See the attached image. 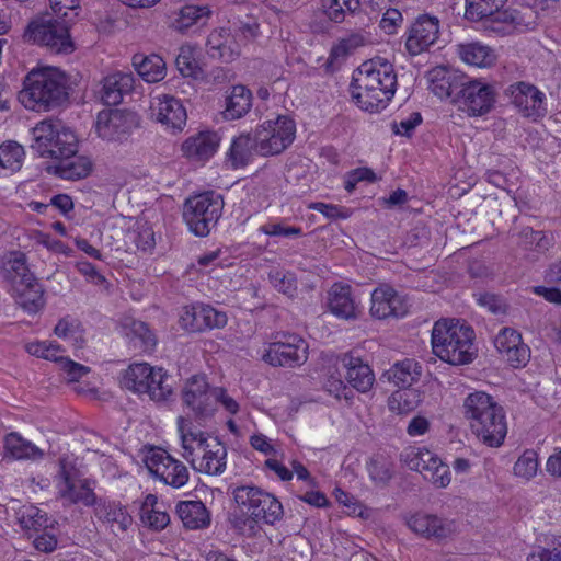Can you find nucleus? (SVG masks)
<instances>
[{"mask_svg": "<svg viewBox=\"0 0 561 561\" xmlns=\"http://www.w3.org/2000/svg\"><path fill=\"white\" fill-rule=\"evenodd\" d=\"M396 87L393 66L386 59L377 58L358 68V75L351 83V93L362 110L373 113L386 107L394 95Z\"/></svg>", "mask_w": 561, "mask_h": 561, "instance_id": "obj_1", "label": "nucleus"}, {"mask_svg": "<svg viewBox=\"0 0 561 561\" xmlns=\"http://www.w3.org/2000/svg\"><path fill=\"white\" fill-rule=\"evenodd\" d=\"M463 408L472 433L486 446L500 447L507 433L503 408L485 392L470 393Z\"/></svg>", "mask_w": 561, "mask_h": 561, "instance_id": "obj_2", "label": "nucleus"}, {"mask_svg": "<svg viewBox=\"0 0 561 561\" xmlns=\"http://www.w3.org/2000/svg\"><path fill=\"white\" fill-rule=\"evenodd\" d=\"M66 83L65 76L56 68L33 69L24 79L19 101L32 111H50L67 101Z\"/></svg>", "mask_w": 561, "mask_h": 561, "instance_id": "obj_3", "label": "nucleus"}, {"mask_svg": "<svg viewBox=\"0 0 561 561\" xmlns=\"http://www.w3.org/2000/svg\"><path fill=\"white\" fill-rule=\"evenodd\" d=\"M474 332L454 320H438L432 330L433 353L450 365H466L473 360Z\"/></svg>", "mask_w": 561, "mask_h": 561, "instance_id": "obj_4", "label": "nucleus"}, {"mask_svg": "<svg viewBox=\"0 0 561 561\" xmlns=\"http://www.w3.org/2000/svg\"><path fill=\"white\" fill-rule=\"evenodd\" d=\"M5 277L11 283L16 302L25 311L35 313L43 308L44 289L30 272L24 254H12L5 264Z\"/></svg>", "mask_w": 561, "mask_h": 561, "instance_id": "obj_5", "label": "nucleus"}, {"mask_svg": "<svg viewBox=\"0 0 561 561\" xmlns=\"http://www.w3.org/2000/svg\"><path fill=\"white\" fill-rule=\"evenodd\" d=\"M72 18L60 20L45 12L34 19L24 32V38L43 46L54 53L69 54L75 50L73 42L69 34Z\"/></svg>", "mask_w": 561, "mask_h": 561, "instance_id": "obj_6", "label": "nucleus"}, {"mask_svg": "<svg viewBox=\"0 0 561 561\" xmlns=\"http://www.w3.org/2000/svg\"><path fill=\"white\" fill-rule=\"evenodd\" d=\"M224 209L221 195L210 191L186 198L183 205V219L191 232L206 237L217 225Z\"/></svg>", "mask_w": 561, "mask_h": 561, "instance_id": "obj_7", "label": "nucleus"}, {"mask_svg": "<svg viewBox=\"0 0 561 561\" xmlns=\"http://www.w3.org/2000/svg\"><path fill=\"white\" fill-rule=\"evenodd\" d=\"M171 376L162 368L154 370L146 363L130 365L124 373L121 385L134 392L147 393L153 401H167L173 393Z\"/></svg>", "mask_w": 561, "mask_h": 561, "instance_id": "obj_8", "label": "nucleus"}, {"mask_svg": "<svg viewBox=\"0 0 561 561\" xmlns=\"http://www.w3.org/2000/svg\"><path fill=\"white\" fill-rule=\"evenodd\" d=\"M295 122L287 116L267 121L255 130L256 152L263 157L279 154L295 139Z\"/></svg>", "mask_w": 561, "mask_h": 561, "instance_id": "obj_9", "label": "nucleus"}, {"mask_svg": "<svg viewBox=\"0 0 561 561\" xmlns=\"http://www.w3.org/2000/svg\"><path fill=\"white\" fill-rule=\"evenodd\" d=\"M149 472L167 485L179 489L188 481L187 468L163 449H152L146 457Z\"/></svg>", "mask_w": 561, "mask_h": 561, "instance_id": "obj_10", "label": "nucleus"}, {"mask_svg": "<svg viewBox=\"0 0 561 561\" xmlns=\"http://www.w3.org/2000/svg\"><path fill=\"white\" fill-rule=\"evenodd\" d=\"M494 88L480 80H466L457 99L459 108L469 116L489 113L495 103Z\"/></svg>", "mask_w": 561, "mask_h": 561, "instance_id": "obj_11", "label": "nucleus"}, {"mask_svg": "<svg viewBox=\"0 0 561 561\" xmlns=\"http://www.w3.org/2000/svg\"><path fill=\"white\" fill-rule=\"evenodd\" d=\"M136 126V115L122 110H103L98 114L95 129L107 141H122Z\"/></svg>", "mask_w": 561, "mask_h": 561, "instance_id": "obj_12", "label": "nucleus"}, {"mask_svg": "<svg viewBox=\"0 0 561 561\" xmlns=\"http://www.w3.org/2000/svg\"><path fill=\"white\" fill-rule=\"evenodd\" d=\"M506 94L525 117L536 121L545 116V95L535 85L524 81L516 82L507 88Z\"/></svg>", "mask_w": 561, "mask_h": 561, "instance_id": "obj_13", "label": "nucleus"}, {"mask_svg": "<svg viewBox=\"0 0 561 561\" xmlns=\"http://www.w3.org/2000/svg\"><path fill=\"white\" fill-rule=\"evenodd\" d=\"M291 341H277L270 344L263 359L272 366L295 367L307 360V344L297 336Z\"/></svg>", "mask_w": 561, "mask_h": 561, "instance_id": "obj_14", "label": "nucleus"}, {"mask_svg": "<svg viewBox=\"0 0 561 561\" xmlns=\"http://www.w3.org/2000/svg\"><path fill=\"white\" fill-rule=\"evenodd\" d=\"M494 346L503 359L514 368L525 367L530 359V348L522 334L512 328H503L494 339Z\"/></svg>", "mask_w": 561, "mask_h": 561, "instance_id": "obj_15", "label": "nucleus"}, {"mask_svg": "<svg viewBox=\"0 0 561 561\" xmlns=\"http://www.w3.org/2000/svg\"><path fill=\"white\" fill-rule=\"evenodd\" d=\"M408 312L405 299L389 285H380L371 293L370 314L376 319L403 317Z\"/></svg>", "mask_w": 561, "mask_h": 561, "instance_id": "obj_16", "label": "nucleus"}, {"mask_svg": "<svg viewBox=\"0 0 561 561\" xmlns=\"http://www.w3.org/2000/svg\"><path fill=\"white\" fill-rule=\"evenodd\" d=\"M439 21L428 14L420 15L412 24L405 42L411 55H419L433 45L438 37Z\"/></svg>", "mask_w": 561, "mask_h": 561, "instance_id": "obj_17", "label": "nucleus"}, {"mask_svg": "<svg viewBox=\"0 0 561 561\" xmlns=\"http://www.w3.org/2000/svg\"><path fill=\"white\" fill-rule=\"evenodd\" d=\"M208 388L204 376H193L182 391L184 403L192 409L197 417H206L214 411V390L210 392Z\"/></svg>", "mask_w": 561, "mask_h": 561, "instance_id": "obj_18", "label": "nucleus"}, {"mask_svg": "<svg viewBox=\"0 0 561 561\" xmlns=\"http://www.w3.org/2000/svg\"><path fill=\"white\" fill-rule=\"evenodd\" d=\"M227 323V316L208 305L192 306L185 308L181 316V324L192 332H201L207 329H219Z\"/></svg>", "mask_w": 561, "mask_h": 561, "instance_id": "obj_19", "label": "nucleus"}, {"mask_svg": "<svg viewBox=\"0 0 561 561\" xmlns=\"http://www.w3.org/2000/svg\"><path fill=\"white\" fill-rule=\"evenodd\" d=\"M430 90L439 99L458 98L466 78L458 71L439 66L435 67L427 73Z\"/></svg>", "mask_w": 561, "mask_h": 561, "instance_id": "obj_20", "label": "nucleus"}, {"mask_svg": "<svg viewBox=\"0 0 561 561\" xmlns=\"http://www.w3.org/2000/svg\"><path fill=\"white\" fill-rule=\"evenodd\" d=\"M495 24H499V26L488 25V27L501 33H510L513 30H531L537 24V12L529 5L504 10L499 13Z\"/></svg>", "mask_w": 561, "mask_h": 561, "instance_id": "obj_21", "label": "nucleus"}, {"mask_svg": "<svg viewBox=\"0 0 561 561\" xmlns=\"http://www.w3.org/2000/svg\"><path fill=\"white\" fill-rule=\"evenodd\" d=\"M207 54L213 59L231 62L240 55L239 44L234 42L230 30H214L207 38Z\"/></svg>", "mask_w": 561, "mask_h": 561, "instance_id": "obj_22", "label": "nucleus"}, {"mask_svg": "<svg viewBox=\"0 0 561 561\" xmlns=\"http://www.w3.org/2000/svg\"><path fill=\"white\" fill-rule=\"evenodd\" d=\"M329 310L337 318L353 320L358 317V308L350 285L335 283L328 291Z\"/></svg>", "mask_w": 561, "mask_h": 561, "instance_id": "obj_23", "label": "nucleus"}, {"mask_svg": "<svg viewBox=\"0 0 561 561\" xmlns=\"http://www.w3.org/2000/svg\"><path fill=\"white\" fill-rule=\"evenodd\" d=\"M220 142V137L214 131H202L196 136L187 138L182 150L185 157L194 161H205L216 151Z\"/></svg>", "mask_w": 561, "mask_h": 561, "instance_id": "obj_24", "label": "nucleus"}, {"mask_svg": "<svg viewBox=\"0 0 561 561\" xmlns=\"http://www.w3.org/2000/svg\"><path fill=\"white\" fill-rule=\"evenodd\" d=\"M133 88V73L114 72L103 79L101 100L106 105H117L122 102L124 94L129 93Z\"/></svg>", "mask_w": 561, "mask_h": 561, "instance_id": "obj_25", "label": "nucleus"}, {"mask_svg": "<svg viewBox=\"0 0 561 561\" xmlns=\"http://www.w3.org/2000/svg\"><path fill=\"white\" fill-rule=\"evenodd\" d=\"M253 95L250 89L243 84L233 85L227 93L222 116L227 121L243 117L252 107Z\"/></svg>", "mask_w": 561, "mask_h": 561, "instance_id": "obj_26", "label": "nucleus"}, {"mask_svg": "<svg viewBox=\"0 0 561 561\" xmlns=\"http://www.w3.org/2000/svg\"><path fill=\"white\" fill-rule=\"evenodd\" d=\"M156 116L160 123L174 130H181L187 118L186 111L180 100L167 94L159 98Z\"/></svg>", "mask_w": 561, "mask_h": 561, "instance_id": "obj_27", "label": "nucleus"}, {"mask_svg": "<svg viewBox=\"0 0 561 561\" xmlns=\"http://www.w3.org/2000/svg\"><path fill=\"white\" fill-rule=\"evenodd\" d=\"M343 365L346 368V380L360 392L368 391L375 381V375L369 365L363 363L359 357L345 355Z\"/></svg>", "mask_w": 561, "mask_h": 561, "instance_id": "obj_28", "label": "nucleus"}, {"mask_svg": "<svg viewBox=\"0 0 561 561\" xmlns=\"http://www.w3.org/2000/svg\"><path fill=\"white\" fill-rule=\"evenodd\" d=\"M466 2L465 15L468 20H485L489 25H494L507 0H466Z\"/></svg>", "mask_w": 561, "mask_h": 561, "instance_id": "obj_29", "label": "nucleus"}, {"mask_svg": "<svg viewBox=\"0 0 561 561\" xmlns=\"http://www.w3.org/2000/svg\"><path fill=\"white\" fill-rule=\"evenodd\" d=\"M133 66L147 82H159L165 77V61L159 55L136 54L133 57Z\"/></svg>", "mask_w": 561, "mask_h": 561, "instance_id": "obj_30", "label": "nucleus"}, {"mask_svg": "<svg viewBox=\"0 0 561 561\" xmlns=\"http://www.w3.org/2000/svg\"><path fill=\"white\" fill-rule=\"evenodd\" d=\"M58 494L68 504L92 506L96 501V495L88 479L79 480L69 485H58Z\"/></svg>", "mask_w": 561, "mask_h": 561, "instance_id": "obj_31", "label": "nucleus"}, {"mask_svg": "<svg viewBox=\"0 0 561 561\" xmlns=\"http://www.w3.org/2000/svg\"><path fill=\"white\" fill-rule=\"evenodd\" d=\"M176 513L186 528L197 529L209 524V514L202 501L180 502Z\"/></svg>", "mask_w": 561, "mask_h": 561, "instance_id": "obj_32", "label": "nucleus"}, {"mask_svg": "<svg viewBox=\"0 0 561 561\" xmlns=\"http://www.w3.org/2000/svg\"><path fill=\"white\" fill-rule=\"evenodd\" d=\"M202 450L204 451V456L199 467L196 469L210 476L221 474L226 469L227 449L225 445L218 440H214Z\"/></svg>", "mask_w": 561, "mask_h": 561, "instance_id": "obj_33", "label": "nucleus"}, {"mask_svg": "<svg viewBox=\"0 0 561 561\" xmlns=\"http://www.w3.org/2000/svg\"><path fill=\"white\" fill-rule=\"evenodd\" d=\"M458 54L466 64L480 68L491 67L496 60L494 50L478 42L459 45Z\"/></svg>", "mask_w": 561, "mask_h": 561, "instance_id": "obj_34", "label": "nucleus"}, {"mask_svg": "<svg viewBox=\"0 0 561 561\" xmlns=\"http://www.w3.org/2000/svg\"><path fill=\"white\" fill-rule=\"evenodd\" d=\"M58 161L55 172L66 180L84 179L92 170L90 159L83 156H76V153L71 158H61Z\"/></svg>", "mask_w": 561, "mask_h": 561, "instance_id": "obj_35", "label": "nucleus"}, {"mask_svg": "<svg viewBox=\"0 0 561 561\" xmlns=\"http://www.w3.org/2000/svg\"><path fill=\"white\" fill-rule=\"evenodd\" d=\"M4 448L15 459L37 460L44 456L41 448L24 439L16 432L9 433L4 437Z\"/></svg>", "mask_w": 561, "mask_h": 561, "instance_id": "obj_36", "label": "nucleus"}, {"mask_svg": "<svg viewBox=\"0 0 561 561\" xmlns=\"http://www.w3.org/2000/svg\"><path fill=\"white\" fill-rule=\"evenodd\" d=\"M253 151L256 152V137L250 134H242L234 138L228 152V160L231 165L237 169L245 167L252 157Z\"/></svg>", "mask_w": 561, "mask_h": 561, "instance_id": "obj_37", "label": "nucleus"}, {"mask_svg": "<svg viewBox=\"0 0 561 561\" xmlns=\"http://www.w3.org/2000/svg\"><path fill=\"white\" fill-rule=\"evenodd\" d=\"M261 500L255 512H253L251 519L254 523H265L273 525L279 520L284 514L282 503L271 493L262 491L260 494Z\"/></svg>", "mask_w": 561, "mask_h": 561, "instance_id": "obj_38", "label": "nucleus"}, {"mask_svg": "<svg viewBox=\"0 0 561 561\" xmlns=\"http://www.w3.org/2000/svg\"><path fill=\"white\" fill-rule=\"evenodd\" d=\"M96 515L101 520L111 526L114 534L125 531L133 522L131 516L125 508L115 503H108L98 507Z\"/></svg>", "mask_w": 561, "mask_h": 561, "instance_id": "obj_39", "label": "nucleus"}, {"mask_svg": "<svg viewBox=\"0 0 561 561\" xmlns=\"http://www.w3.org/2000/svg\"><path fill=\"white\" fill-rule=\"evenodd\" d=\"M422 401V394L419 390L405 387L394 391L388 399L390 411L397 414H408L414 411Z\"/></svg>", "mask_w": 561, "mask_h": 561, "instance_id": "obj_40", "label": "nucleus"}, {"mask_svg": "<svg viewBox=\"0 0 561 561\" xmlns=\"http://www.w3.org/2000/svg\"><path fill=\"white\" fill-rule=\"evenodd\" d=\"M57 126L48 121L38 123L33 128L34 142L32 149L43 158H50Z\"/></svg>", "mask_w": 561, "mask_h": 561, "instance_id": "obj_41", "label": "nucleus"}, {"mask_svg": "<svg viewBox=\"0 0 561 561\" xmlns=\"http://www.w3.org/2000/svg\"><path fill=\"white\" fill-rule=\"evenodd\" d=\"M210 13L211 11L207 5H185L180 10L178 18L172 22V26L176 31L184 33L203 19H208Z\"/></svg>", "mask_w": 561, "mask_h": 561, "instance_id": "obj_42", "label": "nucleus"}, {"mask_svg": "<svg viewBox=\"0 0 561 561\" xmlns=\"http://www.w3.org/2000/svg\"><path fill=\"white\" fill-rule=\"evenodd\" d=\"M262 491V489L253 485L237 486L232 494L240 513L252 517L260 503Z\"/></svg>", "mask_w": 561, "mask_h": 561, "instance_id": "obj_43", "label": "nucleus"}, {"mask_svg": "<svg viewBox=\"0 0 561 561\" xmlns=\"http://www.w3.org/2000/svg\"><path fill=\"white\" fill-rule=\"evenodd\" d=\"M16 515L21 527L26 530L41 531L50 526L47 514L31 504L20 507Z\"/></svg>", "mask_w": 561, "mask_h": 561, "instance_id": "obj_44", "label": "nucleus"}, {"mask_svg": "<svg viewBox=\"0 0 561 561\" xmlns=\"http://www.w3.org/2000/svg\"><path fill=\"white\" fill-rule=\"evenodd\" d=\"M53 150H50V158L60 160L61 158H71L78 150V140L76 135L67 129L56 128V136H54Z\"/></svg>", "mask_w": 561, "mask_h": 561, "instance_id": "obj_45", "label": "nucleus"}, {"mask_svg": "<svg viewBox=\"0 0 561 561\" xmlns=\"http://www.w3.org/2000/svg\"><path fill=\"white\" fill-rule=\"evenodd\" d=\"M421 376V366L412 360L405 359L397 363L389 371V379L397 386L410 387Z\"/></svg>", "mask_w": 561, "mask_h": 561, "instance_id": "obj_46", "label": "nucleus"}, {"mask_svg": "<svg viewBox=\"0 0 561 561\" xmlns=\"http://www.w3.org/2000/svg\"><path fill=\"white\" fill-rule=\"evenodd\" d=\"M259 31L260 24L257 20L252 15H245L242 19H238V21L233 23V33L231 34L234 42L239 44L240 48L241 45H245L256 38Z\"/></svg>", "mask_w": 561, "mask_h": 561, "instance_id": "obj_47", "label": "nucleus"}, {"mask_svg": "<svg viewBox=\"0 0 561 561\" xmlns=\"http://www.w3.org/2000/svg\"><path fill=\"white\" fill-rule=\"evenodd\" d=\"M123 329L126 336L138 339L141 342V346L148 348L156 345L154 336L145 322L135 319H126L123 322Z\"/></svg>", "mask_w": 561, "mask_h": 561, "instance_id": "obj_48", "label": "nucleus"}, {"mask_svg": "<svg viewBox=\"0 0 561 561\" xmlns=\"http://www.w3.org/2000/svg\"><path fill=\"white\" fill-rule=\"evenodd\" d=\"M519 245L525 250H535L538 252H545L549 249L551 239L547 237L542 231H535L530 227L524 228L519 232Z\"/></svg>", "mask_w": 561, "mask_h": 561, "instance_id": "obj_49", "label": "nucleus"}, {"mask_svg": "<svg viewBox=\"0 0 561 561\" xmlns=\"http://www.w3.org/2000/svg\"><path fill=\"white\" fill-rule=\"evenodd\" d=\"M175 66L183 77L198 78L202 73L194 57V50L190 46H182L175 58Z\"/></svg>", "mask_w": 561, "mask_h": 561, "instance_id": "obj_50", "label": "nucleus"}, {"mask_svg": "<svg viewBox=\"0 0 561 561\" xmlns=\"http://www.w3.org/2000/svg\"><path fill=\"white\" fill-rule=\"evenodd\" d=\"M325 14L331 21L342 22L345 11L355 12L359 7V0H322Z\"/></svg>", "mask_w": 561, "mask_h": 561, "instance_id": "obj_51", "label": "nucleus"}, {"mask_svg": "<svg viewBox=\"0 0 561 561\" xmlns=\"http://www.w3.org/2000/svg\"><path fill=\"white\" fill-rule=\"evenodd\" d=\"M0 152L4 160V170L15 172L21 169L24 149L20 144L16 141L2 144L0 145Z\"/></svg>", "mask_w": 561, "mask_h": 561, "instance_id": "obj_52", "label": "nucleus"}, {"mask_svg": "<svg viewBox=\"0 0 561 561\" xmlns=\"http://www.w3.org/2000/svg\"><path fill=\"white\" fill-rule=\"evenodd\" d=\"M428 539L444 540L455 531V522L443 519L436 515H427Z\"/></svg>", "mask_w": 561, "mask_h": 561, "instance_id": "obj_53", "label": "nucleus"}, {"mask_svg": "<svg viewBox=\"0 0 561 561\" xmlns=\"http://www.w3.org/2000/svg\"><path fill=\"white\" fill-rule=\"evenodd\" d=\"M400 459L410 470L421 473L425 468L424 465L428 463L431 460V451L427 449L422 450L420 448L409 447L400 455Z\"/></svg>", "mask_w": 561, "mask_h": 561, "instance_id": "obj_54", "label": "nucleus"}, {"mask_svg": "<svg viewBox=\"0 0 561 561\" xmlns=\"http://www.w3.org/2000/svg\"><path fill=\"white\" fill-rule=\"evenodd\" d=\"M538 469L537 454L534 450H526L515 462L514 473L520 478L529 480Z\"/></svg>", "mask_w": 561, "mask_h": 561, "instance_id": "obj_55", "label": "nucleus"}, {"mask_svg": "<svg viewBox=\"0 0 561 561\" xmlns=\"http://www.w3.org/2000/svg\"><path fill=\"white\" fill-rule=\"evenodd\" d=\"M357 46L356 37L341 39L331 48L328 64L330 66L340 65Z\"/></svg>", "mask_w": 561, "mask_h": 561, "instance_id": "obj_56", "label": "nucleus"}, {"mask_svg": "<svg viewBox=\"0 0 561 561\" xmlns=\"http://www.w3.org/2000/svg\"><path fill=\"white\" fill-rule=\"evenodd\" d=\"M49 13L56 19L65 21L72 18L73 21L78 15L75 11L79 9V0H49Z\"/></svg>", "mask_w": 561, "mask_h": 561, "instance_id": "obj_57", "label": "nucleus"}, {"mask_svg": "<svg viewBox=\"0 0 561 561\" xmlns=\"http://www.w3.org/2000/svg\"><path fill=\"white\" fill-rule=\"evenodd\" d=\"M527 561H561V537H554L547 548L530 553Z\"/></svg>", "mask_w": 561, "mask_h": 561, "instance_id": "obj_58", "label": "nucleus"}, {"mask_svg": "<svg viewBox=\"0 0 561 561\" xmlns=\"http://www.w3.org/2000/svg\"><path fill=\"white\" fill-rule=\"evenodd\" d=\"M58 476L61 479V483L59 485H69L82 480L80 470L71 460H69L68 457H61L59 459Z\"/></svg>", "mask_w": 561, "mask_h": 561, "instance_id": "obj_59", "label": "nucleus"}, {"mask_svg": "<svg viewBox=\"0 0 561 561\" xmlns=\"http://www.w3.org/2000/svg\"><path fill=\"white\" fill-rule=\"evenodd\" d=\"M59 365L68 382H76L90 371L88 366L76 363L69 358L59 359Z\"/></svg>", "mask_w": 561, "mask_h": 561, "instance_id": "obj_60", "label": "nucleus"}, {"mask_svg": "<svg viewBox=\"0 0 561 561\" xmlns=\"http://www.w3.org/2000/svg\"><path fill=\"white\" fill-rule=\"evenodd\" d=\"M370 478L377 483H387L392 478L391 466L379 459H373L368 465Z\"/></svg>", "mask_w": 561, "mask_h": 561, "instance_id": "obj_61", "label": "nucleus"}, {"mask_svg": "<svg viewBox=\"0 0 561 561\" xmlns=\"http://www.w3.org/2000/svg\"><path fill=\"white\" fill-rule=\"evenodd\" d=\"M386 12L380 20L379 26L388 34L396 32L399 24L402 22V14L396 8L387 7Z\"/></svg>", "mask_w": 561, "mask_h": 561, "instance_id": "obj_62", "label": "nucleus"}, {"mask_svg": "<svg viewBox=\"0 0 561 561\" xmlns=\"http://www.w3.org/2000/svg\"><path fill=\"white\" fill-rule=\"evenodd\" d=\"M33 545L38 551L49 553L56 549L57 538L45 529L41 535L34 537Z\"/></svg>", "mask_w": 561, "mask_h": 561, "instance_id": "obj_63", "label": "nucleus"}, {"mask_svg": "<svg viewBox=\"0 0 561 561\" xmlns=\"http://www.w3.org/2000/svg\"><path fill=\"white\" fill-rule=\"evenodd\" d=\"M422 122V116L420 113L414 112L410 115L409 118L403 119L398 125L397 123H393V131L398 135L402 136H410L411 133L415 129L417 125H420Z\"/></svg>", "mask_w": 561, "mask_h": 561, "instance_id": "obj_64", "label": "nucleus"}]
</instances>
